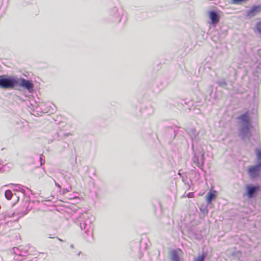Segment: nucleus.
Returning a JSON list of instances; mask_svg holds the SVG:
<instances>
[{"mask_svg":"<svg viewBox=\"0 0 261 261\" xmlns=\"http://www.w3.org/2000/svg\"><path fill=\"white\" fill-rule=\"evenodd\" d=\"M17 86V78H6L5 76H0V88L3 89H13Z\"/></svg>","mask_w":261,"mask_h":261,"instance_id":"f257e3e1","label":"nucleus"},{"mask_svg":"<svg viewBox=\"0 0 261 261\" xmlns=\"http://www.w3.org/2000/svg\"><path fill=\"white\" fill-rule=\"evenodd\" d=\"M261 171V163L256 165L250 166L248 167V173L251 178H255L258 176Z\"/></svg>","mask_w":261,"mask_h":261,"instance_id":"f03ea898","label":"nucleus"},{"mask_svg":"<svg viewBox=\"0 0 261 261\" xmlns=\"http://www.w3.org/2000/svg\"><path fill=\"white\" fill-rule=\"evenodd\" d=\"M260 186L258 185L256 186H251L248 185L246 187V193L245 195L249 199L252 198L256 193L259 189Z\"/></svg>","mask_w":261,"mask_h":261,"instance_id":"7ed1b4c3","label":"nucleus"},{"mask_svg":"<svg viewBox=\"0 0 261 261\" xmlns=\"http://www.w3.org/2000/svg\"><path fill=\"white\" fill-rule=\"evenodd\" d=\"M17 86L25 87L29 90H30L33 88V85L30 81L22 78H17Z\"/></svg>","mask_w":261,"mask_h":261,"instance_id":"20e7f679","label":"nucleus"},{"mask_svg":"<svg viewBox=\"0 0 261 261\" xmlns=\"http://www.w3.org/2000/svg\"><path fill=\"white\" fill-rule=\"evenodd\" d=\"M261 12V5H255L246 12V16L248 17H252L255 16L257 13Z\"/></svg>","mask_w":261,"mask_h":261,"instance_id":"39448f33","label":"nucleus"},{"mask_svg":"<svg viewBox=\"0 0 261 261\" xmlns=\"http://www.w3.org/2000/svg\"><path fill=\"white\" fill-rule=\"evenodd\" d=\"M182 251L180 249L172 250L169 252V255L172 261H180V255Z\"/></svg>","mask_w":261,"mask_h":261,"instance_id":"423d86ee","label":"nucleus"},{"mask_svg":"<svg viewBox=\"0 0 261 261\" xmlns=\"http://www.w3.org/2000/svg\"><path fill=\"white\" fill-rule=\"evenodd\" d=\"M240 136H241L243 139L247 137L250 138L251 136L249 132V124L245 125V126L241 129Z\"/></svg>","mask_w":261,"mask_h":261,"instance_id":"0eeeda50","label":"nucleus"},{"mask_svg":"<svg viewBox=\"0 0 261 261\" xmlns=\"http://www.w3.org/2000/svg\"><path fill=\"white\" fill-rule=\"evenodd\" d=\"M238 119L240 121L241 123L246 124H249L250 122V118L249 116V113L248 112L245 113L241 115L239 117H238Z\"/></svg>","mask_w":261,"mask_h":261,"instance_id":"6e6552de","label":"nucleus"},{"mask_svg":"<svg viewBox=\"0 0 261 261\" xmlns=\"http://www.w3.org/2000/svg\"><path fill=\"white\" fill-rule=\"evenodd\" d=\"M217 192L215 190H211L205 196V200L207 205L211 204L213 199L216 197Z\"/></svg>","mask_w":261,"mask_h":261,"instance_id":"1a4fd4ad","label":"nucleus"},{"mask_svg":"<svg viewBox=\"0 0 261 261\" xmlns=\"http://www.w3.org/2000/svg\"><path fill=\"white\" fill-rule=\"evenodd\" d=\"M209 16L213 23H218L219 22L220 17L215 12L211 11L209 13Z\"/></svg>","mask_w":261,"mask_h":261,"instance_id":"9d476101","label":"nucleus"},{"mask_svg":"<svg viewBox=\"0 0 261 261\" xmlns=\"http://www.w3.org/2000/svg\"><path fill=\"white\" fill-rule=\"evenodd\" d=\"M253 31L255 32H258L260 34H261V21L257 22L255 23V25L253 28Z\"/></svg>","mask_w":261,"mask_h":261,"instance_id":"9b49d317","label":"nucleus"},{"mask_svg":"<svg viewBox=\"0 0 261 261\" xmlns=\"http://www.w3.org/2000/svg\"><path fill=\"white\" fill-rule=\"evenodd\" d=\"M5 197L8 200H10L12 198V191L11 190H6L5 191Z\"/></svg>","mask_w":261,"mask_h":261,"instance_id":"f8f14e48","label":"nucleus"},{"mask_svg":"<svg viewBox=\"0 0 261 261\" xmlns=\"http://www.w3.org/2000/svg\"><path fill=\"white\" fill-rule=\"evenodd\" d=\"M206 256L205 254L203 253L201 255L198 256L194 261H204Z\"/></svg>","mask_w":261,"mask_h":261,"instance_id":"ddd939ff","label":"nucleus"},{"mask_svg":"<svg viewBox=\"0 0 261 261\" xmlns=\"http://www.w3.org/2000/svg\"><path fill=\"white\" fill-rule=\"evenodd\" d=\"M255 152L257 160L261 163V149H256Z\"/></svg>","mask_w":261,"mask_h":261,"instance_id":"4468645a","label":"nucleus"},{"mask_svg":"<svg viewBox=\"0 0 261 261\" xmlns=\"http://www.w3.org/2000/svg\"><path fill=\"white\" fill-rule=\"evenodd\" d=\"M248 0H231V3L232 4L239 5L243 2H246Z\"/></svg>","mask_w":261,"mask_h":261,"instance_id":"2eb2a0df","label":"nucleus"},{"mask_svg":"<svg viewBox=\"0 0 261 261\" xmlns=\"http://www.w3.org/2000/svg\"><path fill=\"white\" fill-rule=\"evenodd\" d=\"M218 84L221 88H226L227 86V83L225 81L218 82Z\"/></svg>","mask_w":261,"mask_h":261,"instance_id":"dca6fc26","label":"nucleus"},{"mask_svg":"<svg viewBox=\"0 0 261 261\" xmlns=\"http://www.w3.org/2000/svg\"><path fill=\"white\" fill-rule=\"evenodd\" d=\"M188 197L189 198H192V197H194V194L193 193H189L188 194Z\"/></svg>","mask_w":261,"mask_h":261,"instance_id":"f3484780","label":"nucleus"},{"mask_svg":"<svg viewBox=\"0 0 261 261\" xmlns=\"http://www.w3.org/2000/svg\"><path fill=\"white\" fill-rule=\"evenodd\" d=\"M58 240H60V241H62V240H61L60 239H59V238H58Z\"/></svg>","mask_w":261,"mask_h":261,"instance_id":"a211bd4d","label":"nucleus"}]
</instances>
